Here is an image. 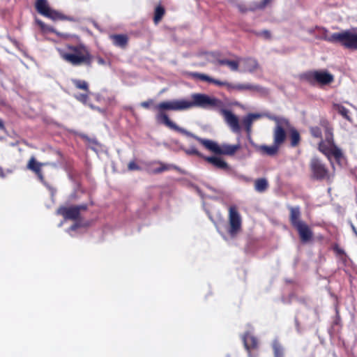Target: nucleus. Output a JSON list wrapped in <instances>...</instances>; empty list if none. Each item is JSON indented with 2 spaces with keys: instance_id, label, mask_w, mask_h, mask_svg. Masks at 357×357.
Returning <instances> with one entry per match:
<instances>
[{
  "instance_id": "nucleus-1",
  "label": "nucleus",
  "mask_w": 357,
  "mask_h": 357,
  "mask_svg": "<svg viewBox=\"0 0 357 357\" xmlns=\"http://www.w3.org/2000/svg\"><path fill=\"white\" fill-rule=\"evenodd\" d=\"M190 97L191 100L186 99L173 100L163 101L156 105L155 109L158 112L156 115L157 121L174 131L195 139L206 149L215 154L234 155L235 153L240 149V144L234 145L224 144L222 146H219L216 142L212 140L201 138L187 130L179 127L169 119L168 115L165 113L167 110L181 111L193 107L204 109L219 108L223 105L221 100L215 97H211L205 93H192Z\"/></svg>"
},
{
  "instance_id": "nucleus-2",
  "label": "nucleus",
  "mask_w": 357,
  "mask_h": 357,
  "mask_svg": "<svg viewBox=\"0 0 357 357\" xmlns=\"http://www.w3.org/2000/svg\"><path fill=\"white\" fill-rule=\"evenodd\" d=\"M61 58L73 67L85 66L91 68L94 56L84 44H68L63 50H59Z\"/></svg>"
},
{
  "instance_id": "nucleus-3",
  "label": "nucleus",
  "mask_w": 357,
  "mask_h": 357,
  "mask_svg": "<svg viewBox=\"0 0 357 357\" xmlns=\"http://www.w3.org/2000/svg\"><path fill=\"white\" fill-rule=\"evenodd\" d=\"M320 125L325 129V139H321L319 142L318 150L327 158L331 166L334 167L332 158H333L337 164H340L344 155L342 150L335 143L333 129L329 121L326 119H322L320 121Z\"/></svg>"
},
{
  "instance_id": "nucleus-4",
  "label": "nucleus",
  "mask_w": 357,
  "mask_h": 357,
  "mask_svg": "<svg viewBox=\"0 0 357 357\" xmlns=\"http://www.w3.org/2000/svg\"><path fill=\"white\" fill-rule=\"evenodd\" d=\"M324 31L322 39L331 43H339L342 47L349 50H357V33L350 30H344L342 32L333 33L328 36V30L321 29Z\"/></svg>"
},
{
  "instance_id": "nucleus-5",
  "label": "nucleus",
  "mask_w": 357,
  "mask_h": 357,
  "mask_svg": "<svg viewBox=\"0 0 357 357\" xmlns=\"http://www.w3.org/2000/svg\"><path fill=\"white\" fill-rule=\"evenodd\" d=\"M266 116L275 123L273 130V143L280 147L286 141L287 135L285 129L290 127L289 121L286 118L274 115H266Z\"/></svg>"
},
{
  "instance_id": "nucleus-6",
  "label": "nucleus",
  "mask_w": 357,
  "mask_h": 357,
  "mask_svg": "<svg viewBox=\"0 0 357 357\" xmlns=\"http://www.w3.org/2000/svg\"><path fill=\"white\" fill-rule=\"evenodd\" d=\"M312 176L318 181H326L330 183L333 181L334 175L331 174L326 165L319 158H313L310 162Z\"/></svg>"
},
{
  "instance_id": "nucleus-7",
  "label": "nucleus",
  "mask_w": 357,
  "mask_h": 357,
  "mask_svg": "<svg viewBox=\"0 0 357 357\" xmlns=\"http://www.w3.org/2000/svg\"><path fill=\"white\" fill-rule=\"evenodd\" d=\"M302 78L310 85L320 86L331 84L334 77L327 70H310L303 74Z\"/></svg>"
},
{
  "instance_id": "nucleus-8",
  "label": "nucleus",
  "mask_w": 357,
  "mask_h": 357,
  "mask_svg": "<svg viewBox=\"0 0 357 357\" xmlns=\"http://www.w3.org/2000/svg\"><path fill=\"white\" fill-rule=\"evenodd\" d=\"M35 8L41 15L51 19L52 20H71V18L64 16L62 13L52 9L48 3L47 0H36Z\"/></svg>"
},
{
  "instance_id": "nucleus-9",
  "label": "nucleus",
  "mask_w": 357,
  "mask_h": 357,
  "mask_svg": "<svg viewBox=\"0 0 357 357\" xmlns=\"http://www.w3.org/2000/svg\"><path fill=\"white\" fill-rule=\"evenodd\" d=\"M229 234L231 236H235L241 229L242 220L241 215L236 206L233 205L229 208Z\"/></svg>"
},
{
  "instance_id": "nucleus-10",
  "label": "nucleus",
  "mask_w": 357,
  "mask_h": 357,
  "mask_svg": "<svg viewBox=\"0 0 357 357\" xmlns=\"http://www.w3.org/2000/svg\"><path fill=\"white\" fill-rule=\"evenodd\" d=\"M87 208L88 206L85 204L70 207L61 206L58 208L57 213L66 220H76L79 218L80 211H86Z\"/></svg>"
},
{
  "instance_id": "nucleus-11",
  "label": "nucleus",
  "mask_w": 357,
  "mask_h": 357,
  "mask_svg": "<svg viewBox=\"0 0 357 357\" xmlns=\"http://www.w3.org/2000/svg\"><path fill=\"white\" fill-rule=\"evenodd\" d=\"M72 82L77 89L84 91V93L75 95L74 97L80 102L86 104L88 102L89 95L91 94L89 83L85 80L79 79H73Z\"/></svg>"
},
{
  "instance_id": "nucleus-12",
  "label": "nucleus",
  "mask_w": 357,
  "mask_h": 357,
  "mask_svg": "<svg viewBox=\"0 0 357 357\" xmlns=\"http://www.w3.org/2000/svg\"><path fill=\"white\" fill-rule=\"evenodd\" d=\"M223 86H225L229 91L236 90L238 91H257L260 92L262 90V88L259 85H254L249 83L245 84H233L228 82L227 81L224 82Z\"/></svg>"
},
{
  "instance_id": "nucleus-13",
  "label": "nucleus",
  "mask_w": 357,
  "mask_h": 357,
  "mask_svg": "<svg viewBox=\"0 0 357 357\" xmlns=\"http://www.w3.org/2000/svg\"><path fill=\"white\" fill-rule=\"evenodd\" d=\"M221 114L223 115L227 125L230 127L232 132L239 133L241 132V126L238 118L230 110L222 109Z\"/></svg>"
},
{
  "instance_id": "nucleus-14",
  "label": "nucleus",
  "mask_w": 357,
  "mask_h": 357,
  "mask_svg": "<svg viewBox=\"0 0 357 357\" xmlns=\"http://www.w3.org/2000/svg\"><path fill=\"white\" fill-rule=\"evenodd\" d=\"M243 342L245 347L248 351L249 357H257V352H252L251 350H257L258 349V340L257 339L247 333L243 336Z\"/></svg>"
},
{
  "instance_id": "nucleus-15",
  "label": "nucleus",
  "mask_w": 357,
  "mask_h": 357,
  "mask_svg": "<svg viewBox=\"0 0 357 357\" xmlns=\"http://www.w3.org/2000/svg\"><path fill=\"white\" fill-rule=\"evenodd\" d=\"M295 229L298 231L302 243H307L313 239V232L305 222L298 225Z\"/></svg>"
},
{
  "instance_id": "nucleus-16",
  "label": "nucleus",
  "mask_w": 357,
  "mask_h": 357,
  "mask_svg": "<svg viewBox=\"0 0 357 357\" xmlns=\"http://www.w3.org/2000/svg\"><path fill=\"white\" fill-rule=\"evenodd\" d=\"M47 164L48 163L45 162H39L36 160L35 157L32 156L27 163L26 168L33 172L36 174L38 178L41 182H43L45 181V178L42 172V167Z\"/></svg>"
},
{
  "instance_id": "nucleus-17",
  "label": "nucleus",
  "mask_w": 357,
  "mask_h": 357,
  "mask_svg": "<svg viewBox=\"0 0 357 357\" xmlns=\"http://www.w3.org/2000/svg\"><path fill=\"white\" fill-rule=\"evenodd\" d=\"M255 149L262 155L275 156L278 153L280 146L273 143L271 146L265 144L255 145Z\"/></svg>"
},
{
  "instance_id": "nucleus-18",
  "label": "nucleus",
  "mask_w": 357,
  "mask_h": 357,
  "mask_svg": "<svg viewBox=\"0 0 357 357\" xmlns=\"http://www.w3.org/2000/svg\"><path fill=\"white\" fill-rule=\"evenodd\" d=\"M205 161L211 164L214 167L218 169L229 171V166L228 163L221 158L217 156H205L204 157Z\"/></svg>"
},
{
  "instance_id": "nucleus-19",
  "label": "nucleus",
  "mask_w": 357,
  "mask_h": 357,
  "mask_svg": "<svg viewBox=\"0 0 357 357\" xmlns=\"http://www.w3.org/2000/svg\"><path fill=\"white\" fill-rule=\"evenodd\" d=\"M260 117L261 115L259 114L251 113L247 115L245 118H243L242 123L245 127V132L248 136H250L251 134L253 121Z\"/></svg>"
},
{
  "instance_id": "nucleus-20",
  "label": "nucleus",
  "mask_w": 357,
  "mask_h": 357,
  "mask_svg": "<svg viewBox=\"0 0 357 357\" xmlns=\"http://www.w3.org/2000/svg\"><path fill=\"white\" fill-rule=\"evenodd\" d=\"M289 211V221L294 228L302 222H304L301 220V211L298 206L290 207Z\"/></svg>"
},
{
  "instance_id": "nucleus-21",
  "label": "nucleus",
  "mask_w": 357,
  "mask_h": 357,
  "mask_svg": "<svg viewBox=\"0 0 357 357\" xmlns=\"http://www.w3.org/2000/svg\"><path fill=\"white\" fill-rule=\"evenodd\" d=\"M113 44L121 48H125L128 43V37L126 34H114L110 36Z\"/></svg>"
},
{
  "instance_id": "nucleus-22",
  "label": "nucleus",
  "mask_w": 357,
  "mask_h": 357,
  "mask_svg": "<svg viewBox=\"0 0 357 357\" xmlns=\"http://www.w3.org/2000/svg\"><path fill=\"white\" fill-rule=\"evenodd\" d=\"M193 77L196 79L201 80V81L211 83V84H213L218 86H223V85H224L225 81H220L218 79H215L213 77H209L208 75H207L206 74L196 73L193 74Z\"/></svg>"
},
{
  "instance_id": "nucleus-23",
  "label": "nucleus",
  "mask_w": 357,
  "mask_h": 357,
  "mask_svg": "<svg viewBox=\"0 0 357 357\" xmlns=\"http://www.w3.org/2000/svg\"><path fill=\"white\" fill-rule=\"evenodd\" d=\"M242 61L244 64L245 70L250 73L255 72L259 67V63H258L257 59H255L248 57V58H245V59H242Z\"/></svg>"
},
{
  "instance_id": "nucleus-24",
  "label": "nucleus",
  "mask_w": 357,
  "mask_h": 357,
  "mask_svg": "<svg viewBox=\"0 0 357 357\" xmlns=\"http://www.w3.org/2000/svg\"><path fill=\"white\" fill-rule=\"evenodd\" d=\"M333 109L337 111L344 119L349 121H351V118L349 116V111L344 106L338 103H333Z\"/></svg>"
},
{
  "instance_id": "nucleus-25",
  "label": "nucleus",
  "mask_w": 357,
  "mask_h": 357,
  "mask_svg": "<svg viewBox=\"0 0 357 357\" xmlns=\"http://www.w3.org/2000/svg\"><path fill=\"white\" fill-rule=\"evenodd\" d=\"M272 349L274 357H285L284 349L278 340L273 342Z\"/></svg>"
},
{
  "instance_id": "nucleus-26",
  "label": "nucleus",
  "mask_w": 357,
  "mask_h": 357,
  "mask_svg": "<svg viewBox=\"0 0 357 357\" xmlns=\"http://www.w3.org/2000/svg\"><path fill=\"white\" fill-rule=\"evenodd\" d=\"M156 163L159 165V167L150 170V172L153 174H160L163 172L169 170L171 168L177 169L175 166L165 164L162 162H157Z\"/></svg>"
},
{
  "instance_id": "nucleus-27",
  "label": "nucleus",
  "mask_w": 357,
  "mask_h": 357,
  "mask_svg": "<svg viewBox=\"0 0 357 357\" xmlns=\"http://www.w3.org/2000/svg\"><path fill=\"white\" fill-rule=\"evenodd\" d=\"M268 187V181L266 178H261L256 179L255 181V189L259 192H265Z\"/></svg>"
},
{
  "instance_id": "nucleus-28",
  "label": "nucleus",
  "mask_w": 357,
  "mask_h": 357,
  "mask_svg": "<svg viewBox=\"0 0 357 357\" xmlns=\"http://www.w3.org/2000/svg\"><path fill=\"white\" fill-rule=\"evenodd\" d=\"M165 14V10L163 6L158 5L154 10L153 22L155 24H158Z\"/></svg>"
},
{
  "instance_id": "nucleus-29",
  "label": "nucleus",
  "mask_w": 357,
  "mask_h": 357,
  "mask_svg": "<svg viewBox=\"0 0 357 357\" xmlns=\"http://www.w3.org/2000/svg\"><path fill=\"white\" fill-rule=\"evenodd\" d=\"M301 142V135L297 130L292 128L290 131V144L291 146H297Z\"/></svg>"
},
{
  "instance_id": "nucleus-30",
  "label": "nucleus",
  "mask_w": 357,
  "mask_h": 357,
  "mask_svg": "<svg viewBox=\"0 0 357 357\" xmlns=\"http://www.w3.org/2000/svg\"><path fill=\"white\" fill-rule=\"evenodd\" d=\"M220 59V53L218 52H212L206 53V60L211 63L218 64V60Z\"/></svg>"
},
{
  "instance_id": "nucleus-31",
  "label": "nucleus",
  "mask_w": 357,
  "mask_h": 357,
  "mask_svg": "<svg viewBox=\"0 0 357 357\" xmlns=\"http://www.w3.org/2000/svg\"><path fill=\"white\" fill-rule=\"evenodd\" d=\"M36 22L39 26L40 29L44 32H51V33H56L54 28L46 25L43 21L40 20L36 19Z\"/></svg>"
},
{
  "instance_id": "nucleus-32",
  "label": "nucleus",
  "mask_w": 357,
  "mask_h": 357,
  "mask_svg": "<svg viewBox=\"0 0 357 357\" xmlns=\"http://www.w3.org/2000/svg\"><path fill=\"white\" fill-rule=\"evenodd\" d=\"M185 152L186 154L189 155H197L200 158H204V155L194 146L190 147V149H185Z\"/></svg>"
},
{
  "instance_id": "nucleus-33",
  "label": "nucleus",
  "mask_w": 357,
  "mask_h": 357,
  "mask_svg": "<svg viewBox=\"0 0 357 357\" xmlns=\"http://www.w3.org/2000/svg\"><path fill=\"white\" fill-rule=\"evenodd\" d=\"M310 130L311 135L314 137L321 138V137H322V132H321V129L319 127H317V126L312 127V128H310Z\"/></svg>"
},
{
  "instance_id": "nucleus-34",
  "label": "nucleus",
  "mask_w": 357,
  "mask_h": 357,
  "mask_svg": "<svg viewBox=\"0 0 357 357\" xmlns=\"http://www.w3.org/2000/svg\"><path fill=\"white\" fill-rule=\"evenodd\" d=\"M227 66L232 71H237L238 70L239 63L237 61L229 60Z\"/></svg>"
},
{
  "instance_id": "nucleus-35",
  "label": "nucleus",
  "mask_w": 357,
  "mask_h": 357,
  "mask_svg": "<svg viewBox=\"0 0 357 357\" xmlns=\"http://www.w3.org/2000/svg\"><path fill=\"white\" fill-rule=\"evenodd\" d=\"M257 36H262L266 39H271V33L268 30H263L260 32H257L255 33Z\"/></svg>"
},
{
  "instance_id": "nucleus-36",
  "label": "nucleus",
  "mask_w": 357,
  "mask_h": 357,
  "mask_svg": "<svg viewBox=\"0 0 357 357\" xmlns=\"http://www.w3.org/2000/svg\"><path fill=\"white\" fill-rule=\"evenodd\" d=\"M273 0H261L256 6V8L259 10L265 8Z\"/></svg>"
},
{
  "instance_id": "nucleus-37",
  "label": "nucleus",
  "mask_w": 357,
  "mask_h": 357,
  "mask_svg": "<svg viewBox=\"0 0 357 357\" xmlns=\"http://www.w3.org/2000/svg\"><path fill=\"white\" fill-rule=\"evenodd\" d=\"M128 169L130 171H133V170H139L140 169V167L135 161H131L128 163Z\"/></svg>"
},
{
  "instance_id": "nucleus-38",
  "label": "nucleus",
  "mask_w": 357,
  "mask_h": 357,
  "mask_svg": "<svg viewBox=\"0 0 357 357\" xmlns=\"http://www.w3.org/2000/svg\"><path fill=\"white\" fill-rule=\"evenodd\" d=\"M229 59H220L218 60V65H220V66H227L228 63H229Z\"/></svg>"
},
{
  "instance_id": "nucleus-39",
  "label": "nucleus",
  "mask_w": 357,
  "mask_h": 357,
  "mask_svg": "<svg viewBox=\"0 0 357 357\" xmlns=\"http://www.w3.org/2000/svg\"><path fill=\"white\" fill-rule=\"evenodd\" d=\"M333 250L337 255H342L344 254V251L342 249L340 248L337 245H335Z\"/></svg>"
},
{
  "instance_id": "nucleus-40",
  "label": "nucleus",
  "mask_w": 357,
  "mask_h": 357,
  "mask_svg": "<svg viewBox=\"0 0 357 357\" xmlns=\"http://www.w3.org/2000/svg\"><path fill=\"white\" fill-rule=\"evenodd\" d=\"M97 62L99 65L105 66L106 64L105 60L101 56L96 57Z\"/></svg>"
},
{
  "instance_id": "nucleus-41",
  "label": "nucleus",
  "mask_w": 357,
  "mask_h": 357,
  "mask_svg": "<svg viewBox=\"0 0 357 357\" xmlns=\"http://www.w3.org/2000/svg\"><path fill=\"white\" fill-rule=\"evenodd\" d=\"M152 100H150V101H145V102H142L141 103V106L144 108H149V105H150V102H151Z\"/></svg>"
},
{
  "instance_id": "nucleus-42",
  "label": "nucleus",
  "mask_w": 357,
  "mask_h": 357,
  "mask_svg": "<svg viewBox=\"0 0 357 357\" xmlns=\"http://www.w3.org/2000/svg\"><path fill=\"white\" fill-rule=\"evenodd\" d=\"M351 229H352L353 232L354 233V234L357 237V229H356V227L353 224H351Z\"/></svg>"
},
{
  "instance_id": "nucleus-43",
  "label": "nucleus",
  "mask_w": 357,
  "mask_h": 357,
  "mask_svg": "<svg viewBox=\"0 0 357 357\" xmlns=\"http://www.w3.org/2000/svg\"><path fill=\"white\" fill-rule=\"evenodd\" d=\"M0 129L1 130H4L5 129L4 123H3V121L1 119H0Z\"/></svg>"
},
{
  "instance_id": "nucleus-44",
  "label": "nucleus",
  "mask_w": 357,
  "mask_h": 357,
  "mask_svg": "<svg viewBox=\"0 0 357 357\" xmlns=\"http://www.w3.org/2000/svg\"><path fill=\"white\" fill-rule=\"evenodd\" d=\"M91 107H92L93 109H97V110H98V111H99V112H102V109H100L99 107H93V106H91Z\"/></svg>"
},
{
  "instance_id": "nucleus-45",
  "label": "nucleus",
  "mask_w": 357,
  "mask_h": 357,
  "mask_svg": "<svg viewBox=\"0 0 357 357\" xmlns=\"http://www.w3.org/2000/svg\"><path fill=\"white\" fill-rule=\"evenodd\" d=\"M77 228V225H74L71 227V229L75 230Z\"/></svg>"
}]
</instances>
